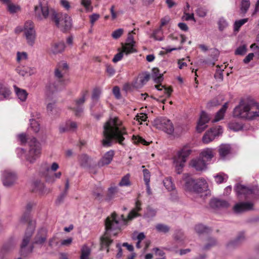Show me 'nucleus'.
Segmentation results:
<instances>
[{"instance_id":"1","label":"nucleus","mask_w":259,"mask_h":259,"mask_svg":"<svg viewBox=\"0 0 259 259\" xmlns=\"http://www.w3.org/2000/svg\"><path fill=\"white\" fill-rule=\"evenodd\" d=\"M141 203L137 200L135 203V207L128 213L127 218L123 214L120 216L115 212L111 213L105 220L106 231L104 235L101 238V244L102 247H108L112 242L111 239V236L117 235L127 225L128 221L132 220L134 218L140 216L138 213L141 211Z\"/></svg>"},{"instance_id":"2","label":"nucleus","mask_w":259,"mask_h":259,"mask_svg":"<svg viewBox=\"0 0 259 259\" xmlns=\"http://www.w3.org/2000/svg\"><path fill=\"white\" fill-rule=\"evenodd\" d=\"M127 135L125 128L122 126L121 122L116 117L110 118L104 124L102 145L104 147H110L113 142H118L123 145L125 138L124 136Z\"/></svg>"},{"instance_id":"3","label":"nucleus","mask_w":259,"mask_h":259,"mask_svg":"<svg viewBox=\"0 0 259 259\" xmlns=\"http://www.w3.org/2000/svg\"><path fill=\"white\" fill-rule=\"evenodd\" d=\"M34 230V226L29 224L20 247V253L22 255L26 256L28 253L32 252L34 249V245H37L41 247L47 240V232L45 229L41 228L38 231L35 235L32 244L28 247H26L32 237Z\"/></svg>"},{"instance_id":"4","label":"nucleus","mask_w":259,"mask_h":259,"mask_svg":"<svg viewBox=\"0 0 259 259\" xmlns=\"http://www.w3.org/2000/svg\"><path fill=\"white\" fill-rule=\"evenodd\" d=\"M233 116L239 118L254 119L259 117V104L245 103L243 101H241L239 104L234 108Z\"/></svg>"},{"instance_id":"5","label":"nucleus","mask_w":259,"mask_h":259,"mask_svg":"<svg viewBox=\"0 0 259 259\" xmlns=\"http://www.w3.org/2000/svg\"><path fill=\"white\" fill-rule=\"evenodd\" d=\"M29 150L27 154L23 148H17V154L19 157L22 158L24 155L27 161L32 163L38 158L41 154L40 144L35 138L28 139Z\"/></svg>"},{"instance_id":"6","label":"nucleus","mask_w":259,"mask_h":259,"mask_svg":"<svg viewBox=\"0 0 259 259\" xmlns=\"http://www.w3.org/2000/svg\"><path fill=\"white\" fill-rule=\"evenodd\" d=\"M35 17L39 21L48 18L56 19V11L50 8L45 0H39L37 5L34 7Z\"/></svg>"},{"instance_id":"7","label":"nucleus","mask_w":259,"mask_h":259,"mask_svg":"<svg viewBox=\"0 0 259 259\" xmlns=\"http://www.w3.org/2000/svg\"><path fill=\"white\" fill-rule=\"evenodd\" d=\"M191 152V147L189 145H186L178 150L176 154L174 156V164L178 174L182 173L183 167L185 166V163Z\"/></svg>"},{"instance_id":"8","label":"nucleus","mask_w":259,"mask_h":259,"mask_svg":"<svg viewBox=\"0 0 259 259\" xmlns=\"http://www.w3.org/2000/svg\"><path fill=\"white\" fill-rule=\"evenodd\" d=\"M55 80H51L46 86V93L50 96L62 89L68 82L67 80L64 79L63 74L59 68L55 71Z\"/></svg>"},{"instance_id":"9","label":"nucleus","mask_w":259,"mask_h":259,"mask_svg":"<svg viewBox=\"0 0 259 259\" xmlns=\"http://www.w3.org/2000/svg\"><path fill=\"white\" fill-rule=\"evenodd\" d=\"M52 21L63 32L70 29L72 25L71 18L67 14H58L56 12V19H53Z\"/></svg>"},{"instance_id":"10","label":"nucleus","mask_w":259,"mask_h":259,"mask_svg":"<svg viewBox=\"0 0 259 259\" xmlns=\"http://www.w3.org/2000/svg\"><path fill=\"white\" fill-rule=\"evenodd\" d=\"M24 34L27 44L32 47L35 41L36 34L34 23L32 21H27L24 25Z\"/></svg>"},{"instance_id":"11","label":"nucleus","mask_w":259,"mask_h":259,"mask_svg":"<svg viewBox=\"0 0 259 259\" xmlns=\"http://www.w3.org/2000/svg\"><path fill=\"white\" fill-rule=\"evenodd\" d=\"M154 125L158 129L161 130L169 135L174 132V125L171 121L165 117H159L154 120Z\"/></svg>"},{"instance_id":"12","label":"nucleus","mask_w":259,"mask_h":259,"mask_svg":"<svg viewBox=\"0 0 259 259\" xmlns=\"http://www.w3.org/2000/svg\"><path fill=\"white\" fill-rule=\"evenodd\" d=\"M222 133L223 128L221 126L212 127L205 133L202 137V142L205 144H208Z\"/></svg>"},{"instance_id":"13","label":"nucleus","mask_w":259,"mask_h":259,"mask_svg":"<svg viewBox=\"0 0 259 259\" xmlns=\"http://www.w3.org/2000/svg\"><path fill=\"white\" fill-rule=\"evenodd\" d=\"M88 94L87 91L82 92L81 96L74 101V106L71 108L75 112L76 116H79L81 115L83 112V104L85 101V98Z\"/></svg>"},{"instance_id":"14","label":"nucleus","mask_w":259,"mask_h":259,"mask_svg":"<svg viewBox=\"0 0 259 259\" xmlns=\"http://www.w3.org/2000/svg\"><path fill=\"white\" fill-rule=\"evenodd\" d=\"M2 180L5 186L10 187L15 183L17 176L13 171L5 170L2 173Z\"/></svg>"},{"instance_id":"15","label":"nucleus","mask_w":259,"mask_h":259,"mask_svg":"<svg viewBox=\"0 0 259 259\" xmlns=\"http://www.w3.org/2000/svg\"><path fill=\"white\" fill-rule=\"evenodd\" d=\"M254 203L252 202H240L236 203L233 207V211L237 214L241 213L253 209Z\"/></svg>"},{"instance_id":"16","label":"nucleus","mask_w":259,"mask_h":259,"mask_svg":"<svg viewBox=\"0 0 259 259\" xmlns=\"http://www.w3.org/2000/svg\"><path fill=\"white\" fill-rule=\"evenodd\" d=\"M234 189L238 197L243 195L245 199L249 198V195L253 193L252 188L240 184H237L234 187Z\"/></svg>"},{"instance_id":"17","label":"nucleus","mask_w":259,"mask_h":259,"mask_svg":"<svg viewBox=\"0 0 259 259\" xmlns=\"http://www.w3.org/2000/svg\"><path fill=\"white\" fill-rule=\"evenodd\" d=\"M210 119L209 115L202 111L200 115L199 119L197 122L196 130L198 133H201L207 127V123Z\"/></svg>"},{"instance_id":"18","label":"nucleus","mask_w":259,"mask_h":259,"mask_svg":"<svg viewBox=\"0 0 259 259\" xmlns=\"http://www.w3.org/2000/svg\"><path fill=\"white\" fill-rule=\"evenodd\" d=\"M32 191L38 193L40 195H46L51 192V190L47 188L41 181L36 180L33 183Z\"/></svg>"},{"instance_id":"19","label":"nucleus","mask_w":259,"mask_h":259,"mask_svg":"<svg viewBox=\"0 0 259 259\" xmlns=\"http://www.w3.org/2000/svg\"><path fill=\"white\" fill-rule=\"evenodd\" d=\"M190 165L197 171H202L206 168V162L204 159L199 157L192 159L190 163Z\"/></svg>"},{"instance_id":"20","label":"nucleus","mask_w":259,"mask_h":259,"mask_svg":"<svg viewBox=\"0 0 259 259\" xmlns=\"http://www.w3.org/2000/svg\"><path fill=\"white\" fill-rule=\"evenodd\" d=\"M208 188L206 181L203 179H200L195 181L194 194L199 195L207 190Z\"/></svg>"},{"instance_id":"21","label":"nucleus","mask_w":259,"mask_h":259,"mask_svg":"<svg viewBox=\"0 0 259 259\" xmlns=\"http://www.w3.org/2000/svg\"><path fill=\"white\" fill-rule=\"evenodd\" d=\"M114 155V152L113 150H111L107 152L99 161V165L103 166L109 164L112 160Z\"/></svg>"},{"instance_id":"22","label":"nucleus","mask_w":259,"mask_h":259,"mask_svg":"<svg viewBox=\"0 0 259 259\" xmlns=\"http://www.w3.org/2000/svg\"><path fill=\"white\" fill-rule=\"evenodd\" d=\"M214 150L212 148H206L203 149L200 153L199 156L206 162L211 160L214 157Z\"/></svg>"},{"instance_id":"23","label":"nucleus","mask_w":259,"mask_h":259,"mask_svg":"<svg viewBox=\"0 0 259 259\" xmlns=\"http://www.w3.org/2000/svg\"><path fill=\"white\" fill-rule=\"evenodd\" d=\"M209 204L213 208H227L229 206V203L227 201L217 198L212 199Z\"/></svg>"},{"instance_id":"24","label":"nucleus","mask_w":259,"mask_h":259,"mask_svg":"<svg viewBox=\"0 0 259 259\" xmlns=\"http://www.w3.org/2000/svg\"><path fill=\"white\" fill-rule=\"evenodd\" d=\"M169 21V19L168 17H164L161 20V26L160 27L155 30L153 33V37L154 38L155 40H162L163 38L162 37L159 36V34H161L162 33V30H161V27L164 26L166 24L168 23V22Z\"/></svg>"},{"instance_id":"25","label":"nucleus","mask_w":259,"mask_h":259,"mask_svg":"<svg viewBox=\"0 0 259 259\" xmlns=\"http://www.w3.org/2000/svg\"><path fill=\"white\" fill-rule=\"evenodd\" d=\"M231 148L229 145L222 144L220 146L219 153L221 159L225 160L231 153Z\"/></svg>"},{"instance_id":"26","label":"nucleus","mask_w":259,"mask_h":259,"mask_svg":"<svg viewBox=\"0 0 259 259\" xmlns=\"http://www.w3.org/2000/svg\"><path fill=\"white\" fill-rule=\"evenodd\" d=\"M90 109L92 115L97 119H99L104 112V110L100 104L98 105L96 107L92 105Z\"/></svg>"},{"instance_id":"27","label":"nucleus","mask_w":259,"mask_h":259,"mask_svg":"<svg viewBox=\"0 0 259 259\" xmlns=\"http://www.w3.org/2000/svg\"><path fill=\"white\" fill-rule=\"evenodd\" d=\"M65 45L64 42L60 41L54 44L51 47V52L54 54L62 53L65 49Z\"/></svg>"},{"instance_id":"28","label":"nucleus","mask_w":259,"mask_h":259,"mask_svg":"<svg viewBox=\"0 0 259 259\" xmlns=\"http://www.w3.org/2000/svg\"><path fill=\"white\" fill-rule=\"evenodd\" d=\"M11 94V92L8 88L0 83V101L9 99Z\"/></svg>"},{"instance_id":"29","label":"nucleus","mask_w":259,"mask_h":259,"mask_svg":"<svg viewBox=\"0 0 259 259\" xmlns=\"http://www.w3.org/2000/svg\"><path fill=\"white\" fill-rule=\"evenodd\" d=\"M228 108V103H225L222 108L217 112L215 114V118L212 122H217L224 118L225 113Z\"/></svg>"},{"instance_id":"30","label":"nucleus","mask_w":259,"mask_h":259,"mask_svg":"<svg viewBox=\"0 0 259 259\" xmlns=\"http://www.w3.org/2000/svg\"><path fill=\"white\" fill-rule=\"evenodd\" d=\"M195 184V180L192 178H188L186 180L185 184V189L186 191L190 192L191 194L194 193V187Z\"/></svg>"},{"instance_id":"31","label":"nucleus","mask_w":259,"mask_h":259,"mask_svg":"<svg viewBox=\"0 0 259 259\" xmlns=\"http://www.w3.org/2000/svg\"><path fill=\"white\" fill-rule=\"evenodd\" d=\"M151 76L156 83H160L163 79V75L160 73L159 70L157 68L152 69Z\"/></svg>"},{"instance_id":"32","label":"nucleus","mask_w":259,"mask_h":259,"mask_svg":"<svg viewBox=\"0 0 259 259\" xmlns=\"http://www.w3.org/2000/svg\"><path fill=\"white\" fill-rule=\"evenodd\" d=\"M135 44L125 42L124 45H122V51L126 55L136 52L137 51L135 48Z\"/></svg>"},{"instance_id":"33","label":"nucleus","mask_w":259,"mask_h":259,"mask_svg":"<svg viewBox=\"0 0 259 259\" xmlns=\"http://www.w3.org/2000/svg\"><path fill=\"white\" fill-rule=\"evenodd\" d=\"M118 192V188L116 187H111L108 189V193L105 198V200L110 201L112 200Z\"/></svg>"},{"instance_id":"34","label":"nucleus","mask_w":259,"mask_h":259,"mask_svg":"<svg viewBox=\"0 0 259 259\" xmlns=\"http://www.w3.org/2000/svg\"><path fill=\"white\" fill-rule=\"evenodd\" d=\"M156 209L148 206L147 207L146 211L144 215V218L146 219L148 221H151L156 214Z\"/></svg>"},{"instance_id":"35","label":"nucleus","mask_w":259,"mask_h":259,"mask_svg":"<svg viewBox=\"0 0 259 259\" xmlns=\"http://www.w3.org/2000/svg\"><path fill=\"white\" fill-rule=\"evenodd\" d=\"M155 88L157 89V90L159 91L163 92V96L165 98H169L170 96L171 93L172 92V90L170 88H166L161 84H157L155 85Z\"/></svg>"},{"instance_id":"36","label":"nucleus","mask_w":259,"mask_h":259,"mask_svg":"<svg viewBox=\"0 0 259 259\" xmlns=\"http://www.w3.org/2000/svg\"><path fill=\"white\" fill-rule=\"evenodd\" d=\"M6 5H7V8L8 11L11 14L16 13L21 9V8L19 5L12 3L10 0H9V2L7 3Z\"/></svg>"},{"instance_id":"37","label":"nucleus","mask_w":259,"mask_h":259,"mask_svg":"<svg viewBox=\"0 0 259 259\" xmlns=\"http://www.w3.org/2000/svg\"><path fill=\"white\" fill-rule=\"evenodd\" d=\"M15 92L18 98L21 101H25L26 100L28 94L25 90L16 87Z\"/></svg>"},{"instance_id":"38","label":"nucleus","mask_w":259,"mask_h":259,"mask_svg":"<svg viewBox=\"0 0 259 259\" xmlns=\"http://www.w3.org/2000/svg\"><path fill=\"white\" fill-rule=\"evenodd\" d=\"M91 252V248L88 246L84 245L81 249L80 259H89Z\"/></svg>"},{"instance_id":"39","label":"nucleus","mask_w":259,"mask_h":259,"mask_svg":"<svg viewBox=\"0 0 259 259\" xmlns=\"http://www.w3.org/2000/svg\"><path fill=\"white\" fill-rule=\"evenodd\" d=\"M16 71L18 74L23 76L27 75H31L33 73L32 70L28 68L18 67L16 69Z\"/></svg>"},{"instance_id":"40","label":"nucleus","mask_w":259,"mask_h":259,"mask_svg":"<svg viewBox=\"0 0 259 259\" xmlns=\"http://www.w3.org/2000/svg\"><path fill=\"white\" fill-rule=\"evenodd\" d=\"M47 110L48 113L52 115H56L59 110L56 107L55 102L48 103L47 106Z\"/></svg>"},{"instance_id":"41","label":"nucleus","mask_w":259,"mask_h":259,"mask_svg":"<svg viewBox=\"0 0 259 259\" xmlns=\"http://www.w3.org/2000/svg\"><path fill=\"white\" fill-rule=\"evenodd\" d=\"M34 117V116L33 115H31L32 118L29 119L30 128L34 131V132L37 133L39 131V124L37 121L33 118Z\"/></svg>"},{"instance_id":"42","label":"nucleus","mask_w":259,"mask_h":259,"mask_svg":"<svg viewBox=\"0 0 259 259\" xmlns=\"http://www.w3.org/2000/svg\"><path fill=\"white\" fill-rule=\"evenodd\" d=\"M209 230L208 228L202 224L196 225L195 227V231L199 235L204 233H208Z\"/></svg>"},{"instance_id":"43","label":"nucleus","mask_w":259,"mask_h":259,"mask_svg":"<svg viewBox=\"0 0 259 259\" xmlns=\"http://www.w3.org/2000/svg\"><path fill=\"white\" fill-rule=\"evenodd\" d=\"M215 182L218 184H221L224 181H226L228 179V176L224 173H219V174L214 176Z\"/></svg>"},{"instance_id":"44","label":"nucleus","mask_w":259,"mask_h":259,"mask_svg":"<svg viewBox=\"0 0 259 259\" xmlns=\"http://www.w3.org/2000/svg\"><path fill=\"white\" fill-rule=\"evenodd\" d=\"M248 21V18H244L236 21L234 24V30L238 31L240 28Z\"/></svg>"},{"instance_id":"45","label":"nucleus","mask_w":259,"mask_h":259,"mask_svg":"<svg viewBox=\"0 0 259 259\" xmlns=\"http://www.w3.org/2000/svg\"><path fill=\"white\" fill-rule=\"evenodd\" d=\"M244 239V233H241L238 235L236 239L232 242H230L228 244V246H235L238 245L240 242Z\"/></svg>"},{"instance_id":"46","label":"nucleus","mask_w":259,"mask_h":259,"mask_svg":"<svg viewBox=\"0 0 259 259\" xmlns=\"http://www.w3.org/2000/svg\"><path fill=\"white\" fill-rule=\"evenodd\" d=\"M163 185L166 189L168 191H172L175 189V186L173 184L171 179L169 178H165L163 181Z\"/></svg>"},{"instance_id":"47","label":"nucleus","mask_w":259,"mask_h":259,"mask_svg":"<svg viewBox=\"0 0 259 259\" xmlns=\"http://www.w3.org/2000/svg\"><path fill=\"white\" fill-rule=\"evenodd\" d=\"M219 29L220 31H223L228 26V23L224 18L219 19L218 22Z\"/></svg>"},{"instance_id":"48","label":"nucleus","mask_w":259,"mask_h":259,"mask_svg":"<svg viewBox=\"0 0 259 259\" xmlns=\"http://www.w3.org/2000/svg\"><path fill=\"white\" fill-rule=\"evenodd\" d=\"M130 175L129 174H126L123 177L119 183L120 186H128L131 185V182L130 181Z\"/></svg>"},{"instance_id":"49","label":"nucleus","mask_w":259,"mask_h":259,"mask_svg":"<svg viewBox=\"0 0 259 259\" xmlns=\"http://www.w3.org/2000/svg\"><path fill=\"white\" fill-rule=\"evenodd\" d=\"M247 51V47L245 45H241L238 47L235 51L236 55H244Z\"/></svg>"},{"instance_id":"50","label":"nucleus","mask_w":259,"mask_h":259,"mask_svg":"<svg viewBox=\"0 0 259 259\" xmlns=\"http://www.w3.org/2000/svg\"><path fill=\"white\" fill-rule=\"evenodd\" d=\"M250 1L249 0H241V10L243 13H246L250 7Z\"/></svg>"},{"instance_id":"51","label":"nucleus","mask_w":259,"mask_h":259,"mask_svg":"<svg viewBox=\"0 0 259 259\" xmlns=\"http://www.w3.org/2000/svg\"><path fill=\"white\" fill-rule=\"evenodd\" d=\"M156 229L158 232L166 233L169 231V227L164 224H158L156 226Z\"/></svg>"},{"instance_id":"52","label":"nucleus","mask_w":259,"mask_h":259,"mask_svg":"<svg viewBox=\"0 0 259 259\" xmlns=\"http://www.w3.org/2000/svg\"><path fill=\"white\" fill-rule=\"evenodd\" d=\"M207 10L204 7H199L196 10L197 15L200 17H204L207 13Z\"/></svg>"},{"instance_id":"53","label":"nucleus","mask_w":259,"mask_h":259,"mask_svg":"<svg viewBox=\"0 0 259 259\" xmlns=\"http://www.w3.org/2000/svg\"><path fill=\"white\" fill-rule=\"evenodd\" d=\"M123 29L119 28L114 31L112 33V37L115 39L119 38L123 34Z\"/></svg>"},{"instance_id":"54","label":"nucleus","mask_w":259,"mask_h":259,"mask_svg":"<svg viewBox=\"0 0 259 259\" xmlns=\"http://www.w3.org/2000/svg\"><path fill=\"white\" fill-rule=\"evenodd\" d=\"M143 172L144 175V180L145 181V184H150L151 176L149 170L144 169H143Z\"/></svg>"},{"instance_id":"55","label":"nucleus","mask_w":259,"mask_h":259,"mask_svg":"<svg viewBox=\"0 0 259 259\" xmlns=\"http://www.w3.org/2000/svg\"><path fill=\"white\" fill-rule=\"evenodd\" d=\"M66 123L69 131H74L77 127V123L74 121H68Z\"/></svg>"},{"instance_id":"56","label":"nucleus","mask_w":259,"mask_h":259,"mask_svg":"<svg viewBox=\"0 0 259 259\" xmlns=\"http://www.w3.org/2000/svg\"><path fill=\"white\" fill-rule=\"evenodd\" d=\"M101 91L99 89H95L94 90L92 96V99L93 101H97L99 99L101 95Z\"/></svg>"},{"instance_id":"57","label":"nucleus","mask_w":259,"mask_h":259,"mask_svg":"<svg viewBox=\"0 0 259 259\" xmlns=\"http://www.w3.org/2000/svg\"><path fill=\"white\" fill-rule=\"evenodd\" d=\"M27 59V54L26 52H19L17 53V61L19 62L21 60H26Z\"/></svg>"},{"instance_id":"58","label":"nucleus","mask_w":259,"mask_h":259,"mask_svg":"<svg viewBox=\"0 0 259 259\" xmlns=\"http://www.w3.org/2000/svg\"><path fill=\"white\" fill-rule=\"evenodd\" d=\"M135 86L133 84L129 83H126L123 85V91H124L126 93H127L128 92H132Z\"/></svg>"},{"instance_id":"59","label":"nucleus","mask_w":259,"mask_h":259,"mask_svg":"<svg viewBox=\"0 0 259 259\" xmlns=\"http://www.w3.org/2000/svg\"><path fill=\"white\" fill-rule=\"evenodd\" d=\"M67 195V193H66V192H62L58 197V198L56 201V203L58 205H59L61 203H62L63 202L65 198L66 197Z\"/></svg>"},{"instance_id":"60","label":"nucleus","mask_w":259,"mask_h":259,"mask_svg":"<svg viewBox=\"0 0 259 259\" xmlns=\"http://www.w3.org/2000/svg\"><path fill=\"white\" fill-rule=\"evenodd\" d=\"M145 238V235L144 233L141 232L137 234V233H134L133 234V239H137L138 241H142Z\"/></svg>"},{"instance_id":"61","label":"nucleus","mask_w":259,"mask_h":259,"mask_svg":"<svg viewBox=\"0 0 259 259\" xmlns=\"http://www.w3.org/2000/svg\"><path fill=\"white\" fill-rule=\"evenodd\" d=\"M216 244V241L213 238H210L209 242L207 243L203 247L204 250L209 249L210 247Z\"/></svg>"},{"instance_id":"62","label":"nucleus","mask_w":259,"mask_h":259,"mask_svg":"<svg viewBox=\"0 0 259 259\" xmlns=\"http://www.w3.org/2000/svg\"><path fill=\"white\" fill-rule=\"evenodd\" d=\"M112 92L113 95L117 99H120L121 98L120 89L118 87H114L113 88Z\"/></svg>"},{"instance_id":"63","label":"nucleus","mask_w":259,"mask_h":259,"mask_svg":"<svg viewBox=\"0 0 259 259\" xmlns=\"http://www.w3.org/2000/svg\"><path fill=\"white\" fill-rule=\"evenodd\" d=\"M123 52L121 51L118 53H117L114 57V58L112 59V61L114 63H116L118 62L119 61L121 60L123 57Z\"/></svg>"},{"instance_id":"64","label":"nucleus","mask_w":259,"mask_h":259,"mask_svg":"<svg viewBox=\"0 0 259 259\" xmlns=\"http://www.w3.org/2000/svg\"><path fill=\"white\" fill-rule=\"evenodd\" d=\"M106 67V72L110 76H112L115 74V70L111 65L107 64Z\"/></svg>"}]
</instances>
